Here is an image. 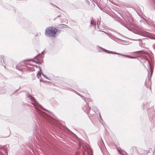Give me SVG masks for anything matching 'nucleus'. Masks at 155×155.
Returning <instances> with one entry per match:
<instances>
[{"label": "nucleus", "instance_id": "f257e3e1", "mask_svg": "<svg viewBox=\"0 0 155 155\" xmlns=\"http://www.w3.org/2000/svg\"><path fill=\"white\" fill-rule=\"evenodd\" d=\"M83 95L85 96L86 97H85L84 96L78 94V95L80 96L84 100L86 104L83 106L82 109L87 114H88L90 110V108L89 106V103L88 102H91L92 100L89 98L90 95L87 92H83Z\"/></svg>", "mask_w": 155, "mask_h": 155}, {"label": "nucleus", "instance_id": "f03ea898", "mask_svg": "<svg viewBox=\"0 0 155 155\" xmlns=\"http://www.w3.org/2000/svg\"><path fill=\"white\" fill-rule=\"evenodd\" d=\"M29 97L30 98V99L31 100L32 104L35 108L36 111L38 112V114L40 115L41 116H44V114H45V113L41 111L38 108L40 107H41V108H42L41 106L37 103L35 101V99L34 98L31 96H29Z\"/></svg>", "mask_w": 155, "mask_h": 155}, {"label": "nucleus", "instance_id": "7ed1b4c3", "mask_svg": "<svg viewBox=\"0 0 155 155\" xmlns=\"http://www.w3.org/2000/svg\"><path fill=\"white\" fill-rule=\"evenodd\" d=\"M56 28L53 27H48L45 30L46 36L50 37L55 38L56 37L55 30Z\"/></svg>", "mask_w": 155, "mask_h": 155}, {"label": "nucleus", "instance_id": "20e7f679", "mask_svg": "<svg viewBox=\"0 0 155 155\" xmlns=\"http://www.w3.org/2000/svg\"><path fill=\"white\" fill-rule=\"evenodd\" d=\"M100 48L101 49H102L104 51V52H106L107 53H108L111 54H118V55H122V56H124L125 57H127L128 58H133L131 56H128V55H124V54H119V53H118L110 51H109L107 50H106L105 49H104V48H101V47H100Z\"/></svg>", "mask_w": 155, "mask_h": 155}, {"label": "nucleus", "instance_id": "39448f33", "mask_svg": "<svg viewBox=\"0 0 155 155\" xmlns=\"http://www.w3.org/2000/svg\"><path fill=\"white\" fill-rule=\"evenodd\" d=\"M124 19L129 25H131L132 24L133 19L131 16H127Z\"/></svg>", "mask_w": 155, "mask_h": 155}, {"label": "nucleus", "instance_id": "423d86ee", "mask_svg": "<svg viewBox=\"0 0 155 155\" xmlns=\"http://www.w3.org/2000/svg\"><path fill=\"white\" fill-rule=\"evenodd\" d=\"M96 22L94 20H92L91 22V26L95 27Z\"/></svg>", "mask_w": 155, "mask_h": 155}, {"label": "nucleus", "instance_id": "0eeeda50", "mask_svg": "<svg viewBox=\"0 0 155 155\" xmlns=\"http://www.w3.org/2000/svg\"><path fill=\"white\" fill-rule=\"evenodd\" d=\"M92 106L93 107L92 108V110L94 111V112L95 113L96 111H97V110H98L97 109V108L96 107H94L93 105H92Z\"/></svg>", "mask_w": 155, "mask_h": 155}, {"label": "nucleus", "instance_id": "6e6552de", "mask_svg": "<svg viewBox=\"0 0 155 155\" xmlns=\"http://www.w3.org/2000/svg\"><path fill=\"white\" fill-rule=\"evenodd\" d=\"M98 114H99V120L100 122H101V123L102 124V118L101 116V113H99Z\"/></svg>", "mask_w": 155, "mask_h": 155}, {"label": "nucleus", "instance_id": "1a4fd4ad", "mask_svg": "<svg viewBox=\"0 0 155 155\" xmlns=\"http://www.w3.org/2000/svg\"><path fill=\"white\" fill-rule=\"evenodd\" d=\"M55 33H56H56H60V31L58 29H57V28H56V29L55 30Z\"/></svg>", "mask_w": 155, "mask_h": 155}, {"label": "nucleus", "instance_id": "9d476101", "mask_svg": "<svg viewBox=\"0 0 155 155\" xmlns=\"http://www.w3.org/2000/svg\"><path fill=\"white\" fill-rule=\"evenodd\" d=\"M149 38L153 39H155V36L153 35H151L149 36Z\"/></svg>", "mask_w": 155, "mask_h": 155}, {"label": "nucleus", "instance_id": "9b49d317", "mask_svg": "<svg viewBox=\"0 0 155 155\" xmlns=\"http://www.w3.org/2000/svg\"><path fill=\"white\" fill-rule=\"evenodd\" d=\"M66 26H67V25H64L63 24H62L60 25V28L62 27L63 28H65V27Z\"/></svg>", "mask_w": 155, "mask_h": 155}, {"label": "nucleus", "instance_id": "f8f14e48", "mask_svg": "<svg viewBox=\"0 0 155 155\" xmlns=\"http://www.w3.org/2000/svg\"><path fill=\"white\" fill-rule=\"evenodd\" d=\"M152 4L154 8L155 9V0H153Z\"/></svg>", "mask_w": 155, "mask_h": 155}, {"label": "nucleus", "instance_id": "ddd939ff", "mask_svg": "<svg viewBox=\"0 0 155 155\" xmlns=\"http://www.w3.org/2000/svg\"><path fill=\"white\" fill-rule=\"evenodd\" d=\"M42 75L44 78H46V79H47L48 80H49V79L46 77V76L44 74H42Z\"/></svg>", "mask_w": 155, "mask_h": 155}, {"label": "nucleus", "instance_id": "4468645a", "mask_svg": "<svg viewBox=\"0 0 155 155\" xmlns=\"http://www.w3.org/2000/svg\"><path fill=\"white\" fill-rule=\"evenodd\" d=\"M150 72H151V76L152 73L153 72V70H152L151 67H150Z\"/></svg>", "mask_w": 155, "mask_h": 155}, {"label": "nucleus", "instance_id": "2eb2a0df", "mask_svg": "<svg viewBox=\"0 0 155 155\" xmlns=\"http://www.w3.org/2000/svg\"><path fill=\"white\" fill-rule=\"evenodd\" d=\"M41 75V74L39 73V72L38 71L37 74V77L39 78V76H40Z\"/></svg>", "mask_w": 155, "mask_h": 155}, {"label": "nucleus", "instance_id": "dca6fc26", "mask_svg": "<svg viewBox=\"0 0 155 155\" xmlns=\"http://www.w3.org/2000/svg\"><path fill=\"white\" fill-rule=\"evenodd\" d=\"M153 48L155 49V44L153 45Z\"/></svg>", "mask_w": 155, "mask_h": 155}, {"label": "nucleus", "instance_id": "f3484780", "mask_svg": "<svg viewBox=\"0 0 155 155\" xmlns=\"http://www.w3.org/2000/svg\"><path fill=\"white\" fill-rule=\"evenodd\" d=\"M153 48L155 49V44L153 45Z\"/></svg>", "mask_w": 155, "mask_h": 155}, {"label": "nucleus", "instance_id": "a211bd4d", "mask_svg": "<svg viewBox=\"0 0 155 155\" xmlns=\"http://www.w3.org/2000/svg\"><path fill=\"white\" fill-rule=\"evenodd\" d=\"M36 62H37L38 63H39V60H38L37 61H36Z\"/></svg>", "mask_w": 155, "mask_h": 155}, {"label": "nucleus", "instance_id": "6ab92c4d", "mask_svg": "<svg viewBox=\"0 0 155 155\" xmlns=\"http://www.w3.org/2000/svg\"><path fill=\"white\" fill-rule=\"evenodd\" d=\"M30 60V59L29 60H25L24 61H29Z\"/></svg>", "mask_w": 155, "mask_h": 155}, {"label": "nucleus", "instance_id": "aec40b11", "mask_svg": "<svg viewBox=\"0 0 155 155\" xmlns=\"http://www.w3.org/2000/svg\"><path fill=\"white\" fill-rule=\"evenodd\" d=\"M147 104V103H145V104H143V105L144 106L145 105H146Z\"/></svg>", "mask_w": 155, "mask_h": 155}, {"label": "nucleus", "instance_id": "412c9836", "mask_svg": "<svg viewBox=\"0 0 155 155\" xmlns=\"http://www.w3.org/2000/svg\"><path fill=\"white\" fill-rule=\"evenodd\" d=\"M138 34H139L140 35H142L141 33H139Z\"/></svg>", "mask_w": 155, "mask_h": 155}, {"label": "nucleus", "instance_id": "4be33fe9", "mask_svg": "<svg viewBox=\"0 0 155 155\" xmlns=\"http://www.w3.org/2000/svg\"><path fill=\"white\" fill-rule=\"evenodd\" d=\"M2 153L1 152H0V155H2Z\"/></svg>", "mask_w": 155, "mask_h": 155}, {"label": "nucleus", "instance_id": "5701e85b", "mask_svg": "<svg viewBox=\"0 0 155 155\" xmlns=\"http://www.w3.org/2000/svg\"><path fill=\"white\" fill-rule=\"evenodd\" d=\"M39 68H40V71L41 72V69L39 67Z\"/></svg>", "mask_w": 155, "mask_h": 155}, {"label": "nucleus", "instance_id": "b1692460", "mask_svg": "<svg viewBox=\"0 0 155 155\" xmlns=\"http://www.w3.org/2000/svg\"><path fill=\"white\" fill-rule=\"evenodd\" d=\"M97 26H98V22L97 23Z\"/></svg>", "mask_w": 155, "mask_h": 155}, {"label": "nucleus", "instance_id": "393cba45", "mask_svg": "<svg viewBox=\"0 0 155 155\" xmlns=\"http://www.w3.org/2000/svg\"><path fill=\"white\" fill-rule=\"evenodd\" d=\"M44 52V51H43L41 53H42V54L43 53V52Z\"/></svg>", "mask_w": 155, "mask_h": 155}]
</instances>
